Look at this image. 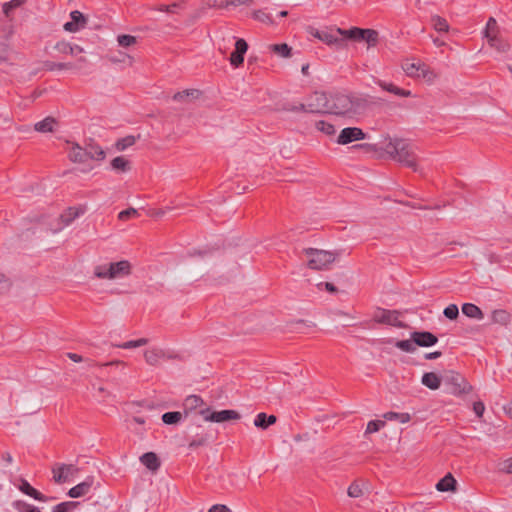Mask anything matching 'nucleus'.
Returning a JSON list of instances; mask_svg holds the SVG:
<instances>
[{"instance_id":"nucleus-1","label":"nucleus","mask_w":512,"mask_h":512,"mask_svg":"<svg viewBox=\"0 0 512 512\" xmlns=\"http://www.w3.org/2000/svg\"><path fill=\"white\" fill-rule=\"evenodd\" d=\"M366 102L363 98L343 93L330 94L329 114L353 117L360 114L365 108Z\"/></svg>"},{"instance_id":"nucleus-2","label":"nucleus","mask_w":512,"mask_h":512,"mask_svg":"<svg viewBox=\"0 0 512 512\" xmlns=\"http://www.w3.org/2000/svg\"><path fill=\"white\" fill-rule=\"evenodd\" d=\"M386 153L399 163L418 171L413 146L404 139H390L384 146Z\"/></svg>"},{"instance_id":"nucleus-3","label":"nucleus","mask_w":512,"mask_h":512,"mask_svg":"<svg viewBox=\"0 0 512 512\" xmlns=\"http://www.w3.org/2000/svg\"><path fill=\"white\" fill-rule=\"evenodd\" d=\"M132 265L128 260L110 262L94 267V276L101 280H117L127 277L131 274Z\"/></svg>"},{"instance_id":"nucleus-4","label":"nucleus","mask_w":512,"mask_h":512,"mask_svg":"<svg viewBox=\"0 0 512 512\" xmlns=\"http://www.w3.org/2000/svg\"><path fill=\"white\" fill-rule=\"evenodd\" d=\"M335 31L343 37L355 42H365L368 48L375 47L379 42V33L374 29H363L352 27L350 29H342L337 27Z\"/></svg>"},{"instance_id":"nucleus-5","label":"nucleus","mask_w":512,"mask_h":512,"mask_svg":"<svg viewBox=\"0 0 512 512\" xmlns=\"http://www.w3.org/2000/svg\"><path fill=\"white\" fill-rule=\"evenodd\" d=\"M145 362L150 366H158L163 361H183V355L171 348L153 346L144 351Z\"/></svg>"},{"instance_id":"nucleus-6","label":"nucleus","mask_w":512,"mask_h":512,"mask_svg":"<svg viewBox=\"0 0 512 512\" xmlns=\"http://www.w3.org/2000/svg\"><path fill=\"white\" fill-rule=\"evenodd\" d=\"M303 252L308 259V267L313 270L327 269L338 256L337 253L315 248H307Z\"/></svg>"},{"instance_id":"nucleus-7","label":"nucleus","mask_w":512,"mask_h":512,"mask_svg":"<svg viewBox=\"0 0 512 512\" xmlns=\"http://www.w3.org/2000/svg\"><path fill=\"white\" fill-rule=\"evenodd\" d=\"M330 94L325 92H314L306 104H300L299 110L311 113H329Z\"/></svg>"},{"instance_id":"nucleus-8","label":"nucleus","mask_w":512,"mask_h":512,"mask_svg":"<svg viewBox=\"0 0 512 512\" xmlns=\"http://www.w3.org/2000/svg\"><path fill=\"white\" fill-rule=\"evenodd\" d=\"M78 472L79 468L73 464H57L52 468L53 480L57 484L69 481Z\"/></svg>"},{"instance_id":"nucleus-9","label":"nucleus","mask_w":512,"mask_h":512,"mask_svg":"<svg viewBox=\"0 0 512 512\" xmlns=\"http://www.w3.org/2000/svg\"><path fill=\"white\" fill-rule=\"evenodd\" d=\"M85 208L78 206V207H69L66 210L61 213L59 216V223L56 228H54L52 231L53 233H57L61 231L64 227L69 226L76 218L84 214Z\"/></svg>"},{"instance_id":"nucleus-10","label":"nucleus","mask_w":512,"mask_h":512,"mask_svg":"<svg viewBox=\"0 0 512 512\" xmlns=\"http://www.w3.org/2000/svg\"><path fill=\"white\" fill-rule=\"evenodd\" d=\"M373 320L377 323L388 324L395 327L404 326L399 320V314L397 311L378 308L373 314Z\"/></svg>"},{"instance_id":"nucleus-11","label":"nucleus","mask_w":512,"mask_h":512,"mask_svg":"<svg viewBox=\"0 0 512 512\" xmlns=\"http://www.w3.org/2000/svg\"><path fill=\"white\" fill-rule=\"evenodd\" d=\"M366 138V134L362 129L358 127H347L341 130L337 138V143L340 145H346L354 141L363 140Z\"/></svg>"},{"instance_id":"nucleus-12","label":"nucleus","mask_w":512,"mask_h":512,"mask_svg":"<svg viewBox=\"0 0 512 512\" xmlns=\"http://www.w3.org/2000/svg\"><path fill=\"white\" fill-rule=\"evenodd\" d=\"M71 20L63 26L64 30L70 33H76L84 29L88 23L87 17L80 11L74 10L70 13Z\"/></svg>"},{"instance_id":"nucleus-13","label":"nucleus","mask_w":512,"mask_h":512,"mask_svg":"<svg viewBox=\"0 0 512 512\" xmlns=\"http://www.w3.org/2000/svg\"><path fill=\"white\" fill-rule=\"evenodd\" d=\"M411 338L415 345L420 347H430L438 342V338L428 331H414Z\"/></svg>"},{"instance_id":"nucleus-14","label":"nucleus","mask_w":512,"mask_h":512,"mask_svg":"<svg viewBox=\"0 0 512 512\" xmlns=\"http://www.w3.org/2000/svg\"><path fill=\"white\" fill-rule=\"evenodd\" d=\"M247 42L240 38L235 42V51L230 56V63L234 67L240 66L244 62V55L247 52Z\"/></svg>"},{"instance_id":"nucleus-15","label":"nucleus","mask_w":512,"mask_h":512,"mask_svg":"<svg viewBox=\"0 0 512 512\" xmlns=\"http://www.w3.org/2000/svg\"><path fill=\"white\" fill-rule=\"evenodd\" d=\"M440 384H466L468 380L459 372L445 370L439 374Z\"/></svg>"},{"instance_id":"nucleus-16","label":"nucleus","mask_w":512,"mask_h":512,"mask_svg":"<svg viewBox=\"0 0 512 512\" xmlns=\"http://www.w3.org/2000/svg\"><path fill=\"white\" fill-rule=\"evenodd\" d=\"M210 422L222 423L229 420L240 419V414L235 410L214 411L209 416Z\"/></svg>"},{"instance_id":"nucleus-17","label":"nucleus","mask_w":512,"mask_h":512,"mask_svg":"<svg viewBox=\"0 0 512 512\" xmlns=\"http://www.w3.org/2000/svg\"><path fill=\"white\" fill-rule=\"evenodd\" d=\"M375 83L381 87L383 90L392 93L399 97H411L412 93L410 90L402 89L392 83L385 82L383 80L377 79L375 80Z\"/></svg>"},{"instance_id":"nucleus-18","label":"nucleus","mask_w":512,"mask_h":512,"mask_svg":"<svg viewBox=\"0 0 512 512\" xmlns=\"http://www.w3.org/2000/svg\"><path fill=\"white\" fill-rule=\"evenodd\" d=\"M68 157L74 163H85L87 161L86 147L83 148L78 144H72L68 152Z\"/></svg>"},{"instance_id":"nucleus-19","label":"nucleus","mask_w":512,"mask_h":512,"mask_svg":"<svg viewBox=\"0 0 512 512\" xmlns=\"http://www.w3.org/2000/svg\"><path fill=\"white\" fill-rule=\"evenodd\" d=\"M54 48L60 53L69 54L72 56H75L77 54L84 52L83 47L76 45V44H71L66 41H60V42L56 43Z\"/></svg>"},{"instance_id":"nucleus-20","label":"nucleus","mask_w":512,"mask_h":512,"mask_svg":"<svg viewBox=\"0 0 512 512\" xmlns=\"http://www.w3.org/2000/svg\"><path fill=\"white\" fill-rule=\"evenodd\" d=\"M334 29L323 30V35L320 41L324 42L328 46H336L341 47L343 43V39L338 37V33Z\"/></svg>"},{"instance_id":"nucleus-21","label":"nucleus","mask_w":512,"mask_h":512,"mask_svg":"<svg viewBox=\"0 0 512 512\" xmlns=\"http://www.w3.org/2000/svg\"><path fill=\"white\" fill-rule=\"evenodd\" d=\"M92 483H93V479L88 478L86 481L79 483L78 485L72 487L68 491V495L71 498H78V497L84 496L85 494H87L89 492V490L92 486Z\"/></svg>"},{"instance_id":"nucleus-22","label":"nucleus","mask_w":512,"mask_h":512,"mask_svg":"<svg viewBox=\"0 0 512 512\" xmlns=\"http://www.w3.org/2000/svg\"><path fill=\"white\" fill-rule=\"evenodd\" d=\"M483 38L490 39L501 35V28L494 17H490L486 23L485 29L482 32Z\"/></svg>"},{"instance_id":"nucleus-23","label":"nucleus","mask_w":512,"mask_h":512,"mask_svg":"<svg viewBox=\"0 0 512 512\" xmlns=\"http://www.w3.org/2000/svg\"><path fill=\"white\" fill-rule=\"evenodd\" d=\"M141 463L151 471H157L160 467L158 456L154 452L144 453L140 457Z\"/></svg>"},{"instance_id":"nucleus-24","label":"nucleus","mask_w":512,"mask_h":512,"mask_svg":"<svg viewBox=\"0 0 512 512\" xmlns=\"http://www.w3.org/2000/svg\"><path fill=\"white\" fill-rule=\"evenodd\" d=\"M487 41L489 46L499 53H507L510 50L509 42L502 35L490 38Z\"/></svg>"},{"instance_id":"nucleus-25","label":"nucleus","mask_w":512,"mask_h":512,"mask_svg":"<svg viewBox=\"0 0 512 512\" xmlns=\"http://www.w3.org/2000/svg\"><path fill=\"white\" fill-rule=\"evenodd\" d=\"M277 417L275 415H267L266 413H259L254 419V425L257 428L267 429L269 426L275 424Z\"/></svg>"},{"instance_id":"nucleus-26","label":"nucleus","mask_w":512,"mask_h":512,"mask_svg":"<svg viewBox=\"0 0 512 512\" xmlns=\"http://www.w3.org/2000/svg\"><path fill=\"white\" fill-rule=\"evenodd\" d=\"M19 489L26 495L34 498L35 500L45 502L48 498L40 493L38 490L33 488L26 480H22Z\"/></svg>"},{"instance_id":"nucleus-27","label":"nucleus","mask_w":512,"mask_h":512,"mask_svg":"<svg viewBox=\"0 0 512 512\" xmlns=\"http://www.w3.org/2000/svg\"><path fill=\"white\" fill-rule=\"evenodd\" d=\"M421 63V61H411L407 59L403 61L401 67L408 77L417 78Z\"/></svg>"},{"instance_id":"nucleus-28","label":"nucleus","mask_w":512,"mask_h":512,"mask_svg":"<svg viewBox=\"0 0 512 512\" xmlns=\"http://www.w3.org/2000/svg\"><path fill=\"white\" fill-rule=\"evenodd\" d=\"M462 313L469 317V318H473V319H478V320H481L484 318V314L482 312V310L476 306L475 304H472V303H465L462 305Z\"/></svg>"},{"instance_id":"nucleus-29","label":"nucleus","mask_w":512,"mask_h":512,"mask_svg":"<svg viewBox=\"0 0 512 512\" xmlns=\"http://www.w3.org/2000/svg\"><path fill=\"white\" fill-rule=\"evenodd\" d=\"M491 320L494 324L506 326L509 324L511 317L510 314L504 309H496L491 313Z\"/></svg>"},{"instance_id":"nucleus-30","label":"nucleus","mask_w":512,"mask_h":512,"mask_svg":"<svg viewBox=\"0 0 512 512\" xmlns=\"http://www.w3.org/2000/svg\"><path fill=\"white\" fill-rule=\"evenodd\" d=\"M455 485V478L452 476V474L448 473L436 484V489L441 492L454 491Z\"/></svg>"},{"instance_id":"nucleus-31","label":"nucleus","mask_w":512,"mask_h":512,"mask_svg":"<svg viewBox=\"0 0 512 512\" xmlns=\"http://www.w3.org/2000/svg\"><path fill=\"white\" fill-rule=\"evenodd\" d=\"M86 153H87V160L92 159V160L102 161L105 158L104 150L100 146L93 144V143H90L86 146Z\"/></svg>"},{"instance_id":"nucleus-32","label":"nucleus","mask_w":512,"mask_h":512,"mask_svg":"<svg viewBox=\"0 0 512 512\" xmlns=\"http://www.w3.org/2000/svg\"><path fill=\"white\" fill-rule=\"evenodd\" d=\"M56 125V120L53 117H46L45 119L35 123L34 129L40 133L53 132Z\"/></svg>"},{"instance_id":"nucleus-33","label":"nucleus","mask_w":512,"mask_h":512,"mask_svg":"<svg viewBox=\"0 0 512 512\" xmlns=\"http://www.w3.org/2000/svg\"><path fill=\"white\" fill-rule=\"evenodd\" d=\"M200 96V91L197 89H187L174 94L173 99L178 102H184L190 99H196Z\"/></svg>"},{"instance_id":"nucleus-34","label":"nucleus","mask_w":512,"mask_h":512,"mask_svg":"<svg viewBox=\"0 0 512 512\" xmlns=\"http://www.w3.org/2000/svg\"><path fill=\"white\" fill-rule=\"evenodd\" d=\"M291 331L303 333L307 328L315 327V324L311 321L304 319L293 320L288 323Z\"/></svg>"},{"instance_id":"nucleus-35","label":"nucleus","mask_w":512,"mask_h":512,"mask_svg":"<svg viewBox=\"0 0 512 512\" xmlns=\"http://www.w3.org/2000/svg\"><path fill=\"white\" fill-rule=\"evenodd\" d=\"M111 167L117 172H127L130 170V162L123 156L115 157L111 161Z\"/></svg>"},{"instance_id":"nucleus-36","label":"nucleus","mask_w":512,"mask_h":512,"mask_svg":"<svg viewBox=\"0 0 512 512\" xmlns=\"http://www.w3.org/2000/svg\"><path fill=\"white\" fill-rule=\"evenodd\" d=\"M431 25L433 29L437 32H448L449 31V24L446 19L439 15H433L431 16Z\"/></svg>"},{"instance_id":"nucleus-37","label":"nucleus","mask_w":512,"mask_h":512,"mask_svg":"<svg viewBox=\"0 0 512 512\" xmlns=\"http://www.w3.org/2000/svg\"><path fill=\"white\" fill-rule=\"evenodd\" d=\"M417 78H422L428 83H433L437 78V75L433 70L430 69L428 65L422 62L419 68V74Z\"/></svg>"},{"instance_id":"nucleus-38","label":"nucleus","mask_w":512,"mask_h":512,"mask_svg":"<svg viewBox=\"0 0 512 512\" xmlns=\"http://www.w3.org/2000/svg\"><path fill=\"white\" fill-rule=\"evenodd\" d=\"M135 142H136V137L132 136V135H128L126 137H123V138L117 140L115 143V148L118 151H124L127 148L133 146L135 144Z\"/></svg>"},{"instance_id":"nucleus-39","label":"nucleus","mask_w":512,"mask_h":512,"mask_svg":"<svg viewBox=\"0 0 512 512\" xmlns=\"http://www.w3.org/2000/svg\"><path fill=\"white\" fill-rule=\"evenodd\" d=\"M270 50L283 58H289L291 56V47L286 43L273 44L270 46Z\"/></svg>"},{"instance_id":"nucleus-40","label":"nucleus","mask_w":512,"mask_h":512,"mask_svg":"<svg viewBox=\"0 0 512 512\" xmlns=\"http://www.w3.org/2000/svg\"><path fill=\"white\" fill-rule=\"evenodd\" d=\"M384 419L392 421L399 420L401 423H407L410 421L411 416L409 413H397V412H387L383 415Z\"/></svg>"},{"instance_id":"nucleus-41","label":"nucleus","mask_w":512,"mask_h":512,"mask_svg":"<svg viewBox=\"0 0 512 512\" xmlns=\"http://www.w3.org/2000/svg\"><path fill=\"white\" fill-rule=\"evenodd\" d=\"M315 127L328 136L334 135L336 132L334 125L324 120L317 121Z\"/></svg>"},{"instance_id":"nucleus-42","label":"nucleus","mask_w":512,"mask_h":512,"mask_svg":"<svg viewBox=\"0 0 512 512\" xmlns=\"http://www.w3.org/2000/svg\"><path fill=\"white\" fill-rule=\"evenodd\" d=\"M181 419L182 414L178 411L166 412L162 415V421L168 425L177 424Z\"/></svg>"},{"instance_id":"nucleus-43","label":"nucleus","mask_w":512,"mask_h":512,"mask_svg":"<svg viewBox=\"0 0 512 512\" xmlns=\"http://www.w3.org/2000/svg\"><path fill=\"white\" fill-rule=\"evenodd\" d=\"M78 504L74 501L62 502L53 508V512H73Z\"/></svg>"},{"instance_id":"nucleus-44","label":"nucleus","mask_w":512,"mask_h":512,"mask_svg":"<svg viewBox=\"0 0 512 512\" xmlns=\"http://www.w3.org/2000/svg\"><path fill=\"white\" fill-rule=\"evenodd\" d=\"M252 16H253V18L255 20H258V21H260L262 23H265V24H268V25H273L274 24V21H273L271 15L266 13L263 10H255L252 13Z\"/></svg>"},{"instance_id":"nucleus-45","label":"nucleus","mask_w":512,"mask_h":512,"mask_svg":"<svg viewBox=\"0 0 512 512\" xmlns=\"http://www.w3.org/2000/svg\"><path fill=\"white\" fill-rule=\"evenodd\" d=\"M395 346L402 351L412 353L416 350V345L413 342L412 338L408 340H400L395 343Z\"/></svg>"},{"instance_id":"nucleus-46","label":"nucleus","mask_w":512,"mask_h":512,"mask_svg":"<svg viewBox=\"0 0 512 512\" xmlns=\"http://www.w3.org/2000/svg\"><path fill=\"white\" fill-rule=\"evenodd\" d=\"M148 342H149V340L147 338H139L137 340H130V341L124 342V343L118 345V347L122 348V349H131V348H137V347L144 346V345L148 344Z\"/></svg>"},{"instance_id":"nucleus-47","label":"nucleus","mask_w":512,"mask_h":512,"mask_svg":"<svg viewBox=\"0 0 512 512\" xmlns=\"http://www.w3.org/2000/svg\"><path fill=\"white\" fill-rule=\"evenodd\" d=\"M66 356L73 362L75 363H80V362H84L86 364L87 367H93L96 365V363L91 360V359H88V358H84L83 356L77 354V353H73V352H68L66 354Z\"/></svg>"},{"instance_id":"nucleus-48","label":"nucleus","mask_w":512,"mask_h":512,"mask_svg":"<svg viewBox=\"0 0 512 512\" xmlns=\"http://www.w3.org/2000/svg\"><path fill=\"white\" fill-rule=\"evenodd\" d=\"M117 42L121 47H130L137 42V38L132 35L123 34L117 37Z\"/></svg>"},{"instance_id":"nucleus-49","label":"nucleus","mask_w":512,"mask_h":512,"mask_svg":"<svg viewBox=\"0 0 512 512\" xmlns=\"http://www.w3.org/2000/svg\"><path fill=\"white\" fill-rule=\"evenodd\" d=\"M203 404V400L196 395H190L185 399V407L187 409H196L197 407H200Z\"/></svg>"},{"instance_id":"nucleus-50","label":"nucleus","mask_w":512,"mask_h":512,"mask_svg":"<svg viewBox=\"0 0 512 512\" xmlns=\"http://www.w3.org/2000/svg\"><path fill=\"white\" fill-rule=\"evenodd\" d=\"M25 0H11L9 2H5L2 6L3 13L5 16L9 17L10 12L18 7H20Z\"/></svg>"},{"instance_id":"nucleus-51","label":"nucleus","mask_w":512,"mask_h":512,"mask_svg":"<svg viewBox=\"0 0 512 512\" xmlns=\"http://www.w3.org/2000/svg\"><path fill=\"white\" fill-rule=\"evenodd\" d=\"M45 67L49 71L72 69L74 66L71 63H57V62H46Z\"/></svg>"},{"instance_id":"nucleus-52","label":"nucleus","mask_w":512,"mask_h":512,"mask_svg":"<svg viewBox=\"0 0 512 512\" xmlns=\"http://www.w3.org/2000/svg\"><path fill=\"white\" fill-rule=\"evenodd\" d=\"M443 314L446 318L450 320H455L459 315V309L456 304H450L448 305L444 311Z\"/></svg>"},{"instance_id":"nucleus-53","label":"nucleus","mask_w":512,"mask_h":512,"mask_svg":"<svg viewBox=\"0 0 512 512\" xmlns=\"http://www.w3.org/2000/svg\"><path fill=\"white\" fill-rule=\"evenodd\" d=\"M384 426H385V421L372 420V421L368 422L365 432L367 434L375 433V432L379 431L381 428H383Z\"/></svg>"},{"instance_id":"nucleus-54","label":"nucleus","mask_w":512,"mask_h":512,"mask_svg":"<svg viewBox=\"0 0 512 512\" xmlns=\"http://www.w3.org/2000/svg\"><path fill=\"white\" fill-rule=\"evenodd\" d=\"M347 493L351 498H359L363 495V490L357 482H353L348 487Z\"/></svg>"},{"instance_id":"nucleus-55","label":"nucleus","mask_w":512,"mask_h":512,"mask_svg":"<svg viewBox=\"0 0 512 512\" xmlns=\"http://www.w3.org/2000/svg\"><path fill=\"white\" fill-rule=\"evenodd\" d=\"M253 3V0H229V1H223L220 3L221 7H238L241 5L250 6Z\"/></svg>"},{"instance_id":"nucleus-56","label":"nucleus","mask_w":512,"mask_h":512,"mask_svg":"<svg viewBox=\"0 0 512 512\" xmlns=\"http://www.w3.org/2000/svg\"><path fill=\"white\" fill-rule=\"evenodd\" d=\"M422 384H440L439 374L434 372L425 373L422 377Z\"/></svg>"},{"instance_id":"nucleus-57","label":"nucleus","mask_w":512,"mask_h":512,"mask_svg":"<svg viewBox=\"0 0 512 512\" xmlns=\"http://www.w3.org/2000/svg\"><path fill=\"white\" fill-rule=\"evenodd\" d=\"M138 215V211L135 208H128L126 210L121 211L118 214V218L122 221L128 220L131 217Z\"/></svg>"},{"instance_id":"nucleus-58","label":"nucleus","mask_w":512,"mask_h":512,"mask_svg":"<svg viewBox=\"0 0 512 512\" xmlns=\"http://www.w3.org/2000/svg\"><path fill=\"white\" fill-rule=\"evenodd\" d=\"M10 286V280L4 274L0 273V293L7 292Z\"/></svg>"},{"instance_id":"nucleus-59","label":"nucleus","mask_w":512,"mask_h":512,"mask_svg":"<svg viewBox=\"0 0 512 512\" xmlns=\"http://www.w3.org/2000/svg\"><path fill=\"white\" fill-rule=\"evenodd\" d=\"M473 411L478 417H482L485 411V406L482 401H475L473 403Z\"/></svg>"},{"instance_id":"nucleus-60","label":"nucleus","mask_w":512,"mask_h":512,"mask_svg":"<svg viewBox=\"0 0 512 512\" xmlns=\"http://www.w3.org/2000/svg\"><path fill=\"white\" fill-rule=\"evenodd\" d=\"M206 443H207V438L205 436H202V437H200L198 439L192 440L189 443V448L196 449V448H198L200 446H204Z\"/></svg>"},{"instance_id":"nucleus-61","label":"nucleus","mask_w":512,"mask_h":512,"mask_svg":"<svg viewBox=\"0 0 512 512\" xmlns=\"http://www.w3.org/2000/svg\"><path fill=\"white\" fill-rule=\"evenodd\" d=\"M472 391V386H463L462 388H455L451 393L455 396H462L469 394Z\"/></svg>"},{"instance_id":"nucleus-62","label":"nucleus","mask_w":512,"mask_h":512,"mask_svg":"<svg viewBox=\"0 0 512 512\" xmlns=\"http://www.w3.org/2000/svg\"><path fill=\"white\" fill-rule=\"evenodd\" d=\"M208 512H231L230 508L223 504L213 505Z\"/></svg>"},{"instance_id":"nucleus-63","label":"nucleus","mask_w":512,"mask_h":512,"mask_svg":"<svg viewBox=\"0 0 512 512\" xmlns=\"http://www.w3.org/2000/svg\"><path fill=\"white\" fill-rule=\"evenodd\" d=\"M179 7V4L178 3H173L171 5H161L157 8L158 11H162V12H168V13H173L174 12V9Z\"/></svg>"},{"instance_id":"nucleus-64","label":"nucleus","mask_w":512,"mask_h":512,"mask_svg":"<svg viewBox=\"0 0 512 512\" xmlns=\"http://www.w3.org/2000/svg\"><path fill=\"white\" fill-rule=\"evenodd\" d=\"M502 470L506 473H512V457L503 462Z\"/></svg>"}]
</instances>
